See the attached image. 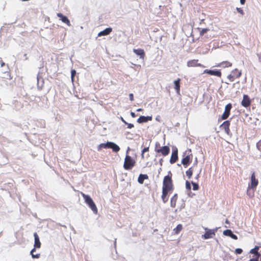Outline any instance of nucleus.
I'll return each instance as SVG.
<instances>
[{"label":"nucleus","mask_w":261,"mask_h":261,"mask_svg":"<svg viewBox=\"0 0 261 261\" xmlns=\"http://www.w3.org/2000/svg\"><path fill=\"white\" fill-rule=\"evenodd\" d=\"M172 174L170 171L168 174L164 177L162 186V199L164 203H166L168 200L167 195L171 193L174 190V185L172 179Z\"/></svg>","instance_id":"1"},{"label":"nucleus","mask_w":261,"mask_h":261,"mask_svg":"<svg viewBox=\"0 0 261 261\" xmlns=\"http://www.w3.org/2000/svg\"><path fill=\"white\" fill-rule=\"evenodd\" d=\"M154 151L159 155L166 156L169 154L170 149L169 146H161L159 142H156L154 146Z\"/></svg>","instance_id":"2"},{"label":"nucleus","mask_w":261,"mask_h":261,"mask_svg":"<svg viewBox=\"0 0 261 261\" xmlns=\"http://www.w3.org/2000/svg\"><path fill=\"white\" fill-rule=\"evenodd\" d=\"M81 195L84 199L85 203L89 206L95 214H97L98 213L97 208L90 196L86 195L83 192H81Z\"/></svg>","instance_id":"3"},{"label":"nucleus","mask_w":261,"mask_h":261,"mask_svg":"<svg viewBox=\"0 0 261 261\" xmlns=\"http://www.w3.org/2000/svg\"><path fill=\"white\" fill-rule=\"evenodd\" d=\"M193 154L191 150H186L182 155L181 164L185 168H187L192 162Z\"/></svg>","instance_id":"4"},{"label":"nucleus","mask_w":261,"mask_h":261,"mask_svg":"<svg viewBox=\"0 0 261 261\" xmlns=\"http://www.w3.org/2000/svg\"><path fill=\"white\" fill-rule=\"evenodd\" d=\"M34 236L35 238V243H34V247L31 251V255H32V258H38L40 256V253H37V254H34V252L36 251V248H40L41 247V243L40 242L39 238L38 235L36 232L34 233Z\"/></svg>","instance_id":"5"},{"label":"nucleus","mask_w":261,"mask_h":261,"mask_svg":"<svg viewBox=\"0 0 261 261\" xmlns=\"http://www.w3.org/2000/svg\"><path fill=\"white\" fill-rule=\"evenodd\" d=\"M136 161L129 155L126 154L123 164V168L125 170H129L132 169L136 165Z\"/></svg>","instance_id":"6"},{"label":"nucleus","mask_w":261,"mask_h":261,"mask_svg":"<svg viewBox=\"0 0 261 261\" xmlns=\"http://www.w3.org/2000/svg\"><path fill=\"white\" fill-rule=\"evenodd\" d=\"M242 74L241 71L237 68L232 70L230 74L228 75L227 79L230 82H233L235 79L239 78Z\"/></svg>","instance_id":"7"},{"label":"nucleus","mask_w":261,"mask_h":261,"mask_svg":"<svg viewBox=\"0 0 261 261\" xmlns=\"http://www.w3.org/2000/svg\"><path fill=\"white\" fill-rule=\"evenodd\" d=\"M258 184V180L256 178L255 172H253L250 177V183L249 184L248 187L252 188V190H256Z\"/></svg>","instance_id":"8"},{"label":"nucleus","mask_w":261,"mask_h":261,"mask_svg":"<svg viewBox=\"0 0 261 261\" xmlns=\"http://www.w3.org/2000/svg\"><path fill=\"white\" fill-rule=\"evenodd\" d=\"M232 108V105L229 103L226 105L225 107V110L223 114L221 117V120H226L227 119L230 115V110Z\"/></svg>","instance_id":"9"},{"label":"nucleus","mask_w":261,"mask_h":261,"mask_svg":"<svg viewBox=\"0 0 261 261\" xmlns=\"http://www.w3.org/2000/svg\"><path fill=\"white\" fill-rule=\"evenodd\" d=\"M178 159V149L177 147H175L172 149V151L170 159V164H173L175 163L177 161Z\"/></svg>","instance_id":"10"},{"label":"nucleus","mask_w":261,"mask_h":261,"mask_svg":"<svg viewBox=\"0 0 261 261\" xmlns=\"http://www.w3.org/2000/svg\"><path fill=\"white\" fill-rule=\"evenodd\" d=\"M205 230V233L202 236V238L204 239H208L213 238L215 236V230L214 229H209L207 228H204Z\"/></svg>","instance_id":"11"},{"label":"nucleus","mask_w":261,"mask_h":261,"mask_svg":"<svg viewBox=\"0 0 261 261\" xmlns=\"http://www.w3.org/2000/svg\"><path fill=\"white\" fill-rule=\"evenodd\" d=\"M251 103V100L249 98V96L246 94L243 95V100L241 102V105L245 108H248L250 107Z\"/></svg>","instance_id":"12"},{"label":"nucleus","mask_w":261,"mask_h":261,"mask_svg":"<svg viewBox=\"0 0 261 261\" xmlns=\"http://www.w3.org/2000/svg\"><path fill=\"white\" fill-rule=\"evenodd\" d=\"M230 122L229 120L225 121L221 125L220 128H221L222 129L224 130L226 134L229 135L230 133Z\"/></svg>","instance_id":"13"},{"label":"nucleus","mask_w":261,"mask_h":261,"mask_svg":"<svg viewBox=\"0 0 261 261\" xmlns=\"http://www.w3.org/2000/svg\"><path fill=\"white\" fill-rule=\"evenodd\" d=\"M187 66L189 67H202V68L205 67V66H203V65H202L201 64L198 63V60H196V59L191 60L187 62Z\"/></svg>","instance_id":"14"},{"label":"nucleus","mask_w":261,"mask_h":261,"mask_svg":"<svg viewBox=\"0 0 261 261\" xmlns=\"http://www.w3.org/2000/svg\"><path fill=\"white\" fill-rule=\"evenodd\" d=\"M204 73H207L210 75L217 76L219 77H221L222 75L221 72L219 70H208L205 69L203 71Z\"/></svg>","instance_id":"15"},{"label":"nucleus","mask_w":261,"mask_h":261,"mask_svg":"<svg viewBox=\"0 0 261 261\" xmlns=\"http://www.w3.org/2000/svg\"><path fill=\"white\" fill-rule=\"evenodd\" d=\"M57 16L60 18V19L63 22L66 23L68 26L71 25L70 22L69 20L68 19V18L66 16L63 15L61 13H57Z\"/></svg>","instance_id":"16"},{"label":"nucleus","mask_w":261,"mask_h":261,"mask_svg":"<svg viewBox=\"0 0 261 261\" xmlns=\"http://www.w3.org/2000/svg\"><path fill=\"white\" fill-rule=\"evenodd\" d=\"M152 119V116H141L137 119V122L139 123H142L147 122L148 121H151Z\"/></svg>","instance_id":"17"},{"label":"nucleus","mask_w":261,"mask_h":261,"mask_svg":"<svg viewBox=\"0 0 261 261\" xmlns=\"http://www.w3.org/2000/svg\"><path fill=\"white\" fill-rule=\"evenodd\" d=\"M133 51L135 53L137 56L140 57V59L143 60L144 59L145 54L144 50L143 49L139 48V49H134Z\"/></svg>","instance_id":"18"},{"label":"nucleus","mask_w":261,"mask_h":261,"mask_svg":"<svg viewBox=\"0 0 261 261\" xmlns=\"http://www.w3.org/2000/svg\"><path fill=\"white\" fill-rule=\"evenodd\" d=\"M232 65V63L228 61H223L216 65V67H220L222 68H228L230 67Z\"/></svg>","instance_id":"19"},{"label":"nucleus","mask_w":261,"mask_h":261,"mask_svg":"<svg viewBox=\"0 0 261 261\" xmlns=\"http://www.w3.org/2000/svg\"><path fill=\"white\" fill-rule=\"evenodd\" d=\"M112 31V29L111 28H108L105 29L104 30L100 32L98 34V36L100 37L102 36H106L110 34Z\"/></svg>","instance_id":"20"},{"label":"nucleus","mask_w":261,"mask_h":261,"mask_svg":"<svg viewBox=\"0 0 261 261\" xmlns=\"http://www.w3.org/2000/svg\"><path fill=\"white\" fill-rule=\"evenodd\" d=\"M223 234L225 236H229L234 240H237L238 237L236 235L233 234L232 231L230 229H226L223 231Z\"/></svg>","instance_id":"21"},{"label":"nucleus","mask_w":261,"mask_h":261,"mask_svg":"<svg viewBox=\"0 0 261 261\" xmlns=\"http://www.w3.org/2000/svg\"><path fill=\"white\" fill-rule=\"evenodd\" d=\"M178 199L177 194H175L171 198L170 200V205L172 207H175L176 205V201Z\"/></svg>","instance_id":"22"},{"label":"nucleus","mask_w":261,"mask_h":261,"mask_svg":"<svg viewBox=\"0 0 261 261\" xmlns=\"http://www.w3.org/2000/svg\"><path fill=\"white\" fill-rule=\"evenodd\" d=\"M197 162H196L195 163H194L193 166L192 167H190V168H189V169L187 171H186V175L188 176V178L190 179L192 176L193 173V167L194 166H197Z\"/></svg>","instance_id":"23"},{"label":"nucleus","mask_w":261,"mask_h":261,"mask_svg":"<svg viewBox=\"0 0 261 261\" xmlns=\"http://www.w3.org/2000/svg\"><path fill=\"white\" fill-rule=\"evenodd\" d=\"M109 148H111L115 152H117L120 150V147L115 143L110 142Z\"/></svg>","instance_id":"24"},{"label":"nucleus","mask_w":261,"mask_h":261,"mask_svg":"<svg viewBox=\"0 0 261 261\" xmlns=\"http://www.w3.org/2000/svg\"><path fill=\"white\" fill-rule=\"evenodd\" d=\"M180 79L179 78L174 82V89L177 94L180 93Z\"/></svg>","instance_id":"25"},{"label":"nucleus","mask_w":261,"mask_h":261,"mask_svg":"<svg viewBox=\"0 0 261 261\" xmlns=\"http://www.w3.org/2000/svg\"><path fill=\"white\" fill-rule=\"evenodd\" d=\"M148 179V176L147 174H140L138 178V181L140 184H143L145 179Z\"/></svg>","instance_id":"26"},{"label":"nucleus","mask_w":261,"mask_h":261,"mask_svg":"<svg viewBox=\"0 0 261 261\" xmlns=\"http://www.w3.org/2000/svg\"><path fill=\"white\" fill-rule=\"evenodd\" d=\"M259 247L255 246L254 248L252 249L250 251V253L252 254H254L255 255L256 257H259L260 256V254L258 253Z\"/></svg>","instance_id":"27"},{"label":"nucleus","mask_w":261,"mask_h":261,"mask_svg":"<svg viewBox=\"0 0 261 261\" xmlns=\"http://www.w3.org/2000/svg\"><path fill=\"white\" fill-rule=\"evenodd\" d=\"M255 190H252L250 187H248L247 189V195L250 197L252 198L254 195V191Z\"/></svg>","instance_id":"28"},{"label":"nucleus","mask_w":261,"mask_h":261,"mask_svg":"<svg viewBox=\"0 0 261 261\" xmlns=\"http://www.w3.org/2000/svg\"><path fill=\"white\" fill-rule=\"evenodd\" d=\"M110 142H108L107 143H101L99 144L97 149L98 150H101L102 148H109Z\"/></svg>","instance_id":"29"},{"label":"nucleus","mask_w":261,"mask_h":261,"mask_svg":"<svg viewBox=\"0 0 261 261\" xmlns=\"http://www.w3.org/2000/svg\"><path fill=\"white\" fill-rule=\"evenodd\" d=\"M182 229V225L180 224L177 225V226L173 229L174 234H178Z\"/></svg>","instance_id":"30"},{"label":"nucleus","mask_w":261,"mask_h":261,"mask_svg":"<svg viewBox=\"0 0 261 261\" xmlns=\"http://www.w3.org/2000/svg\"><path fill=\"white\" fill-rule=\"evenodd\" d=\"M149 150V145L144 148L141 151V158L142 159H144V153L146 152H148Z\"/></svg>","instance_id":"31"},{"label":"nucleus","mask_w":261,"mask_h":261,"mask_svg":"<svg viewBox=\"0 0 261 261\" xmlns=\"http://www.w3.org/2000/svg\"><path fill=\"white\" fill-rule=\"evenodd\" d=\"M209 31H210V29L208 28H205V29H201L199 32L200 36H203L205 33H207Z\"/></svg>","instance_id":"32"},{"label":"nucleus","mask_w":261,"mask_h":261,"mask_svg":"<svg viewBox=\"0 0 261 261\" xmlns=\"http://www.w3.org/2000/svg\"><path fill=\"white\" fill-rule=\"evenodd\" d=\"M191 184L193 185V190L196 191L199 189V185L198 184L194 182L193 181H192Z\"/></svg>","instance_id":"33"},{"label":"nucleus","mask_w":261,"mask_h":261,"mask_svg":"<svg viewBox=\"0 0 261 261\" xmlns=\"http://www.w3.org/2000/svg\"><path fill=\"white\" fill-rule=\"evenodd\" d=\"M76 74V71L74 69H72L71 71V79L72 82L74 81V78Z\"/></svg>","instance_id":"34"},{"label":"nucleus","mask_w":261,"mask_h":261,"mask_svg":"<svg viewBox=\"0 0 261 261\" xmlns=\"http://www.w3.org/2000/svg\"><path fill=\"white\" fill-rule=\"evenodd\" d=\"M256 147L261 152V139L256 143Z\"/></svg>","instance_id":"35"},{"label":"nucleus","mask_w":261,"mask_h":261,"mask_svg":"<svg viewBox=\"0 0 261 261\" xmlns=\"http://www.w3.org/2000/svg\"><path fill=\"white\" fill-rule=\"evenodd\" d=\"M186 188L188 190H191V183L188 181H186Z\"/></svg>","instance_id":"36"},{"label":"nucleus","mask_w":261,"mask_h":261,"mask_svg":"<svg viewBox=\"0 0 261 261\" xmlns=\"http://www.w3.org/2000/svg\"><path fill=\"white\" fill-rule=\"evenodd\" d=\"M243 252V250L241 248H237L235 250V253L236 254H241Z\"/></svg>","instance_id":"37"},{"label":"nucleus","mask_w":261,"mask_h":261,"mask_svg":"<svg viewBox=\"0 0 261 261\" xmlns=\"http://www.w3.org/2000/svg\"><path fill=\"white\" fill-rule=\"evenodd\" d=\"M237 11L240 13L241 15H244V11L243 10V9L241 8H237Z\"/></svg>","instance_id":"38"},{"label":"nucleus","mask_w":261,"mask_h":261,"mask_svg":"<svg viewBox=\"0 0 261 261\" xmlns=\"http://www.w3.org/2000/svg\"><path fill=\"white\" fill-rule=\"evenodd\" d=\"M129 97L130 100L133 101L134 100V95H133V93H130L129 94Z\"/></svg>","instance_id":"39"},{"label":"nucleus","mask_w":261,"mask_h":261,"mask_svg":"<svg viewBox=\"0 0 261 261\" xmlns=\"http://www.w3.org/2000/svg\"><path fill=\"white\" fill-rule=\"evenodd\" d=\"M126 124L127 125V128H129V129H130V128H133V127H134V124H132V123H127V124Z\"/></svg>","instance_id":"40"},{"label":"nucleus","mask_w":261,"mask_h":261,"mask_svg":"<svg viewBox=\"0 0 261 261\" xmlns=\"http://www.w3.org/2000/svg\"><path fill=\"white\" fill-rule=\"evenodd\" d=\"M258 258L255 257V258L250 259L249 261H258Z\"/></svg>","instance_id":"41"},{"label":"nucleus","mask_w":261,"mask_h":261,"mask_svg":"<svg viewBox=\"0 0 261 261\" xmlns=\"http://www.w3.org/2000/svg\"><path fill=\"white\" fill-rule=\"evenodd\" d=\"M130 115H131V116H132L133 118H135V117H136V115L135 113L134 112H132L130 113Z\"/></svg>","instance_id":"42"},{"label":"nucleus","mask_w":261,"mask_h":261,"mask_svg":"<svg viewBox=\"0 0 261 261\" xmlns=\"http://www.w3.org/2000/svg\"><path fill=\"white\" fill-rule=\"evenodd\" d=\"M121 121L125 124H127V123L125 121V120L122 118L121 117Z\"/></svg>","instance_id":"43"},{"label":"nucleus","mask_w":261,"mask_h":261,"mask_svg":"<svg viewBox=\"0 0 261 261\" xmlns=\"http://www.w3.org/2000/svg\"><path fill=\"white\" fill-rule=\"evenodd\" d=\"M246 0H240V3L242 5H244L245 3Z\"/></svg>","instance_id":"44"},{"label":"nucleus","mask_w":261,"mask_h":261,"mask_svg":"<svg viewBox=\"0 0 261 261\" xmlns=\"http://www.w3.org/2000/svg\"><path fill=\"white\" fill-rule=\"evenodd\" d=\"M1 66H3L5 65V63L3 61L1 60Z\"/></svg>","instance_id":"45"},{"label":"nucleus","mask_w":261,"mask_h":261,"mask_svg":"<svg viewBox=\"0 0 261 261\" xmlns=\"http://www.w3.org/2000/svg\"><path fill=\"white\" fill-rule=\"evenodd\" d=\"M143 111V109H141V108H139V109H138L137 110V112H141V111Z\"/></svg>","instance_id":"46"},{"label":"nucleus","mask_w":261,"mask_h":261,"mask_svg":"<svg viewBox=\"0 0 261 261\" xmlns=\"http://www.w3.org/2000/svg\"><path fill=\"white\" fill-rule=\"evenodd\" d=\"M199 177V174H198L196 176V178L198 179Z\"/></svg>","instance_id":"47"},{"label":"nucleus","mask_w":261,"mask_h":261,"mask_svg":"<svg viewBox=\"0 0 261 261\" xmlns=\"http://www.w3.org/2000/svg\"><path fill=\"white\" fill-rule=\"evenodd\" d=\"M161 161H162V160H161L160 161V164H161V165L162 166V163L161 162Z\"/></svg>","instance_id":"48"},{"label":"nucleus","mask_w":261,"mask_h":261,"mask_svg":"<svg viewBox=\"0 0 261 261\" xmlns=\"http://www.w3.org/2000/svg\"><path fill=\"white\" fill-rule=\"evenodd\" d=\"M129 148H128V149H127V152H128V151L129 150Z\"/></svg>","instance_id":"49"}]
</instances>
